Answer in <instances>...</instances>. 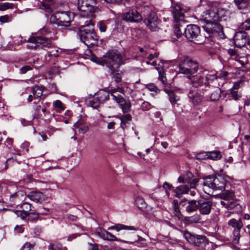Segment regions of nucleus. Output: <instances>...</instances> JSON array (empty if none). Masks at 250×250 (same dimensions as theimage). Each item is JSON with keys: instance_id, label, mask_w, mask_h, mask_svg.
Segmentation results:
<instances>
[{"instance_id": "nucleus-47", "label": "nucleus", "mask_w": 250, "mask_h": 250, "mask_svg": "<svg viewBox=\"0 0 250 250\" xmlns=\"http://www.w3.org/2000/svg\"><path fill=\"white\" fill-rule=\"evenodd\" d=\"M245 82L243 80H240L234 83L233 88L238 90L239 88L243 87L244 86Z\"/></svg>"}, {"instance_id": "nucleus-12", "label": "nucleus", "mask_w": 250, "mask_h": 250, "mask_svg": "<svg viewBox=\"0 0 250 250\" xmlns=\"http://www.w3.org/2000/svg\"><path fill=\"white\" fill-rule=\"evenodd\" d=\"M206 32L211 35H217L221 38H225L223 26L218 22L208 23L202 25Z\"/></svg>"}, {"instance_id": "nucleus-4", "label": "nucleus", "mask_w": 250, "mask_h": 250, "mask_svg": "<svg viewBox=\"0 0 250 250\" xmlns=\"http://www.w3.org/2000/svg\"><path fill=\"white\" fill-rule=\"evenodd\" d=\"M204 185L214 190H222L225 188L227 181L225 177L221 175L208 176L204 179Z\"/></svg>"}, {"instance_id": "nucleus-63", "label": "nucleus", "mask_w": 250, "mask_h": 250, "mask_svg": "<svg viewBox=\"0 0 250 250\" xmlns=\"http://www.w3.org/2000/svg\"><path fill=\"white\" fill-rule=\"evenodd\" d=\"M163 187L166 189H170L172 186L167 182L164 183Z\"/></svg>"}, {"instance_id": "nucleus-38", "label": "nucleus", "mask_w": 250, "mask_h": 250, "mask_svg": "<svg viewBox=\"0 0 250 250\" xmlns=\"http://www.w3.org/2000/svg\"><path fill=\"white\" fill-rule=\"evenodd\" d=\"M228 53L229 55L232 57V59L236 61L240 62V59L242 57L240 56V55L237 53L236 51L232 49H229L228 50Z\"/></svg>"}, {"instance_id": "nucleus-15", "label": "nucleus", "mask_w": 250, "mask_h": 250, "mask_svg": "<svg viewBox=\"0 0 250 250\" xmlns=\"http://www.w3.org/2000/svg\"><path fill=\"white\" fill-rule=\"evenodd\" d=\"M28 42L37 44L39 48H43L44 47L50 48L52 46V42L50 39H47L43 36H37L30 38L28 41Z\"/></svg>"}, {"instance_id": "nucleus-48", "label": "nucleus", "mask_w": 250, "mask_h": 250, "mask_svg": "<svg viewBox=\"0 0 250 250\" xmlns=\"http://www.w3.org/2000/svg\"><path fill=\"white\" fill-rule=\"evenodd\" d=\"M60 72V67L59 66H54L52 67L48 71L49 75L54 76L59 74Z\"/></svg>"}, {"instance_id": "nucleus-11", "label": "nucleus", "mask_w": 250, "mask_h": 250, "mask_svg": "<svg viewBox=\"0 0 250 250\" xmlns=\"http://www.w3.org/2000/svg\"><path fill=\"white\" fill-rule=\"evenodd\" d=\"M228 74L227 71H222L218 76L215 75L207 74L206 75L207 83H205L207 86H222L227 78Z\"/></svg>"}, {"instance_id": "nucleus-41", "label": "nucleus", "mask_w": 250, "mask_h": 250, "mask_svg": "<svg viewBox=\"0 0 250 250\" xmlns=\"http://www.w3.org/2000/svg\"><path fill=\"white\" fill-rule=\"evenodd\" d=\"M159 22L158 21L156 22H148L146 24L152 31H157L159 29L158 27Z\"/></svg>"}, {"instance_id": "nucleus-21", "label": "nucleus", "mask_w": 250, "mask_h": 250, "mask_svg": "<svg viewBox=\"0 0 250 250\" xmlns=\"http://www.w3.org/2000/svg\"><path fill=\"white\" fill-rule=\"evenodd\" d=\"M188 78L190 80L191 83L193 86L195 87H197L203 84H204L206 86H207V85H206L205 83H207L206 79L205 80H204V78L199 74H198L196 75H194V74L192 75H189ZM210 86H208V87Z\"/></svg>"}, {"instance_id": "nucleus-24", "label": "nucleus", "mask_w": 250, "mask_h": 250, "mask_svg": "<svg viewBox=\"0 0 250 250\" xmlns=\"http://www.w3.org/2000/svg\"><path fill=\"white\" fill-rule=\"evenodd\" d=\"M135 205L137 207L146 214L149 213V210L144 199L141 196H137L135 199Z\"/></svg>"}, {"instance_id": "nucleus-46", "label": "nucleus", "mask_w": 250, "mask_h": 250, "mask_svg": "<svg viewBox=\"0 0 250 250\" xmlns=\"http://www.w3.org/2000/svg\"><path fill=\"white\" fill-rule=\"evenodd\" d=\"M242 30H247L250 29V19L246 20L240 26Z\"/></svg>"}, {"instance_id": "nucleus-36", "label": "nucleus", "mask_w": 250, "mask_h": 250, "mask_svg": "<svg viewBox=\"0 0 250 250\" xmlns=\"http://www.w3.org/2000/svg\"><path fill=\"white\" fill-rule=\"evenodd\" d=\"M158 21V18L156 14L154 12H150L148 16L147 19L144 21L145 24L148 22H156Z\"/></svg>"}, {"instance_id": "nucleus-20", "label": "nucleus", "mask_w": 250, "mask_h": 250, "mask_svg": "<svg viewBox=\"0 0 250 250\" xmlns=\"http://www.w3.org/2000/svg\"><path fill=\"white\" fill-rule=\"evenodd\" d=\"M95 234L104 240L110 241H118V239L114 235L103 228H97L95 231Z\"/></svg>"}, {"instance_id": "nucleus-6", "label": "nucleus", "mask_w": 250, "mask_h": 250, "mask_svg": "<svg viewBox=\"0 0 250 250\" xmlns=\"http://www.w3.org/2000/svg\"><path fill=\"white\" fill-rule=\"evenodd\" d=\"M117 92L124 94V88L121 87H118L116 88L109 89L108 93H106L108 96L110 94L113 97V99L116 101L117 103L119 104L124 113L128 112L131 106L130 102L125 100L124 98L121 95L118 94Z\"/></svg>"}, {"instance_id": "nucleus-2", "label": "nucleus", "mask_w": 250, "mask_h": 250, "mask_svg": "<svg viewBox=\"0 0 250 250\" xmlns=\"http://www.w3.org/2000/svg\"><path fill=\"white\" fill-rule=\"evenodd\" d=\"M79 36L80 40L87 46L94 45L98 42V37L93 29H89L87 25L80 29Z\"/></svg>"}, {"instance_id": "nucleus-55", "label": "nucleus", "mask_w": 250, "mask_h": 250, "mask_svg": "<svg viewBox=\"0 0 250 250\" xmlns=\"http://www.w3.org/2000/svg\"><path fill=\"white\" fill-rule=\"evenodd\" d=\"M10 21V17L8 15H4L0 17V22L1 23L7 22Z\"/></svg>"}, {"instance_id": "nucleus-32", "label": "nucleus", "mask_w": 250, "mask_h": 250, "mask_svg": "<svg viewBox=\"0 0 250 250\" xmlns=\"http://www.w3.org/2000/svg\"><path fill=\"white\" fill-rule=\"evenodd\" d=\"M111 74L112 75L113 79L117 83H119L122 81V73L118 69L111 70Z\"/></svg>"}, {"instance_id": "nucleus-27", "label": "nucleus", "mask_w": 250, "mask_h": 250, "mask_svg": "<svg viewBox=\"0 0 250 250\" xmlns=\"http://www.w3.org/2000/svg\"><path fill=\"white\" fill-rule=\"evenodd\" d=\"M198 201L192 200L188 201V205L186 209L188 212H192L198 209Z\"/></svg>"}, {"instance_id": "nucleus-23", "label": "nucleus", "mask_w": 250, "mask_h": 250, "mask_svg": "<svg viewBox=\"0 0 250 250\" xmlns=\"http://www.w3.org/2000/svg\"><path fill=\"white\" fill-rule=\"evenodd\" d=\"M28 197L36 202H41L45 201L47 197L41 192L32 191L28 194Z\"/></svg>"}, {"instance_id": "nucleus-13", "label": "nucleus", "mask_w": 250, "mask_h": 250, "mask_svg": "<svg viewBox=\"0 0 250 250\" xmlns=\"http://www.w3.org/2000/svg\"><path fill=\"white\" fill-rule=\"evenodd\" d=\"M228 225L234 228L232 242L234 244H237L239 243L240 237V230L243 226L242 220L241 218H239L238 220H236L235 219H230L228 222Z\"/></svg>"}, {"instance_id": "nucleus-35", "label": "nucleus", "mask_w": 250, "mask_h": 250, "mask_svg": "<svg viewBox=\"0 0 250 250\" xmlns=\"http://www.w3.org/2000/svg\"><path fill=\"white\" fill-rule=\"evenodd\" d=\"M120 119L121 120V126L122 128L125 129L126 126V124L127 122L131 121V116L130 114H127L122 116Z\"/></svg>"}, {"instance_id": "nucleus-16", "label": "nucleus", "mask_w": 250, "mask_h": 250, "mask_svg": "<svg viewBox=\"0 0 250 250\" xmlns=\"http://www.w3.org/2000/svg\"><path fill=\"white\" fill-rule=\"evenodd\" d=\"M212 207V202L208 199L202 198L198 200V209L203 215L209 214Z\"/></svg>"}, {"instance_id": "nucleus-42", "label": "nucleus", "mask_w": 250, "mask_h": 250, "mask_svg": "<svg viewBox=\"0 0 250 250\" xmlns=\"http://www.w3.org/2000/svg\"><path fill=\"white\" fill-rule=\"evenodd\" d=\"M230 95L235 100H238L241 97V94L238 92V90L233 87L231 89Z\"/></svg>"}, {"instance_id": "nucleus-8", "label": "nucleus", "mask_w": 250, "mask_h": 250, "mask_svg": "<svg viewBox=\"0 0 250 250\" xmlns=\"http://www.w3.org/2000/svg\"><path fill=\"white\" fill-rule=\"evenodd\" d=\"M184 35L188 40L195 43L201 44L203 42L200 29L196 25H187L185 29Z\"/></svg>"}, {"instance_id": "nucleus-44", "label": "nucleus", "mask_w": 250, "mask_h": 250, "mask_svg": "<svg viewBox=\"0 0 250 250\" xmlns=\"http://www.w3.org/2000/svg\"><path fill=\"white\" fill-rule=\"evenodd\" d=\"M28 220L31 221H34L38 219L39 214L36 212H31L27 214Z\"/></svg>"}, {"instance_id": "nucleus-62", "label": "nucleus", "mask_w": 250, "mask_h": 250, "mask_svg": "<svg viewBox=\"0 0 250 250\" xmlns=\"http://www.w3.org/2000/svg\"><path fill=\"white\" fill-rule=\"evenodd\" d=\"M27 47L29 49H37L39 48V47L37 44H33V43H32V44H31V45H27Z\"/></svg>"}, {"instance_id": "nucleus-51", "label": "nucleus", "mask_w": 250, "mask_h": 250, "mask_svg": "<svg viewBox=\"0 0 250 250\" xmlns=\"http://www.w3.org/2000/svg\"><path fill=\"white\" fill-rule=\"evenodd\" d=\"M14 212L17 215V217H20L21 218L24 219L27 217V214L24 211L21 210H15Z\"/></svg>"}, {"instance_id": "nucleus-28", "label": "nucleus", "mask_w": 250, "mask_h": 250, "mask_svg": "<svg viewBox=\"0 0 250 250\" xmlns=\"http://www.w3.org/2000/svg\"><path fill=\"white\" fill-rule=\"evenodd\" d=\"M189 189L188 185H183L177 187L174 190V192L176 194V196L179 197L180 195L188 193Z\"/></svg>"}, {"instance_id": "nucleus-45", "label": "nucleus", "mask_w": 250, "mask_h": 250, "mask_svg": "<svg viewBox=\"0 0 250 250\" xmlns=\"http://www.w3.org/2000/svg\"><path fill=\"white\" fill-rule=\"evenodd\" d=\"M21 210L25 212L26 214H28V211L31 210V204L25 202L21 206Z\"/></svg>"}, {"instance_id": "nucleus-17", "label": "nucleus", "mask_w": 250, "mask_h": 250, "mask_svg": "<svg viewBox=\"0 0 250 250\" xmlns=\"http://www.w3.org/2000/svg\"><path fill=\"white\" fill-rule=\"evenodd\" d=\"M233 41L238 47L244 46L247 43L249 44L250 42L247 33L244 31L237 32L233 38Z\"/></svg>"}, {"instance_id": "nucleus-50", "label": "nucleus", "mask_w": 250, "mask_h": 250, "mask_svg": "<svg viewBox=\"0 0 250 250\" xmlns=\"http://www.w3.org/2000/svg\"><path fill=\"white\" fill-rule=\"evenodd\" d=\"M174 33L177 38L180 37L182 35V32L180 29V24L175 25Z\"/></svg>"}, {"instance_id": "nucleus-37", "label": "nucleus", "mask_w": 250, "mask_h": 250, "mask_svg": "<svg viewBox=\"0 0 250 250\" xmlns=\"http://www.w3.org/2000/svg\"><path fill=\"white\" fill-rule=\"evenodd\" d=\"M124 229H134L132 227H127L121 224H118L115 226H111L108 228V230L116 229L117 231H120Z\"/></svg>"}, {"instance_id": "nucleus-39", "label": "nucleus", "mask_w": 250, "mask_h": 250, "mask_svg": "<svg viewBox=\"0 0 250 250\" xmlns=\"http://www.w3.org/2000/svg\"><path fill=\"white\" fill-rule=\"evenodd\" d=\"M207 156L208 158L212 160L219 159L221 157V153L219 151L210 152Z\"/></svg>"}, {"instance_id": "nucleus-7", "label": "nucleus", "mask_w": 250, "mask_h": 250, "mask_svg": "<svg viewBox=\"0 0 250 250\" xmlns=\"http://www.w3.org/2000/svg\"><path fill=\"white\" fill-rule=\"evenodd\" d=\"M183 234L188 242L201 249H205L208 243V240L204 235H194L187 231H184Z\"/></svg>"}, {"instance_id": "nucleus-30", "label": "nucleus", "mask_w": 250, "mask_h": 250, "mask_svg": "<svg viewBox=\"0 0 250 250\" xmlns=\"http://www.w3.org/2000/svg\"><path fill=\"white\" fill-rule=\"evenodd\" d=\"M156 69L158 71L159 73L158 79L162 82V83L166 85L167 84V79L166 78V74L162 66H156Z\"/></svg>"}, {"instance_id": "nucleus-58", "label": "nucleus", "mask_w": 250, "mask_h": 250, "mask_svg": "<svg viewBox=\"0 0 250 250\" xmlns=\"http://www.w3.org/2000/svg\"><path fill=\"white\" fill-rule=\"evenodd\" d=\"M168 93L169 100L171 103H174L176 100L175 99V96L174 93L172 91H170Z\"/></svg>"}, {"instance_id": "nucleus-56", "label": "nucleus", "mask_w": 250, "mask_h": 250, "mask_svg": "<svg viewBox=\"0 0 250 250\" xmlns=\"http://www.w3.org/2000/svg\"><path fill=\"white\" fill-rule=\"evenodd\" d=\"M42 7L43 9H45L48 12H51V8L50 5L47 3L43 2L42 4Z\"/></svg>"}, {"instance_id": "nucleus-1", "label": "nucleus", "mask_w": 250, "mask_h": 250, "mask_svg": "<svg viewBox=\"0 0 250 250\" xmlns=\"http://www.w3.org/2000/svg\"><path fill=\"white\" fill-rule=\"evenodd\" d=\"M73 20L71 13L67 12H58L52 15L49 19L50 22L58 26L69 27Z\"/></svg>"}, {"instance_id": "nucleus-9", "label": "nucleus", "mask_w": 250, "mask_h": 250, "mask_svg": "<svg viewBox=\"0 0 250 250\" xmlns=\"http://www.w3.org/2000/svg\"><path fill=\"white\" fill-rule=\"evenodd\" d=\"M96 4V0H78L77 7L82 16H89L93 13Z\"/></svg>"}, {"instance_id": "nucleus-18", "label": "nucleus", "mask_w": 250, "mask_h": 250, "mask_svg": "<svg viewBox=\"0 0 250 250\" xmlns=\"http://www.w3.org/2000/svg\"><path fill=\"white\" fill-rule=\"evenodd\" d=\"M122 17L124 21L133 22H138L142 20V16L134 9L124 13Z\"/></svg>"}, {"instance_id": "nucleus-22", "label": "nucleus", "mask_w": 250, "mask_h": 250, "mask_svg": "<svg viewBox=\"0 0 250 250\" xmlns=\"http://www.w3.org/2000/svg\"><path fill=\"white\" fill-rule=\"evenodd\" d=\"M172 13L173 18L176 22L183 21L184 15L182 12V9L178 5H173L172 6Z\"/></svg>"}, {"instance_id": "nucleus-59", "label": "nucleus", "mask_w": 250, "mask_h": 250, "mask_svg": "<svg viewBox=\"0 0 250 250\" xmlns=\"http://www.w3.org/2000/svg\"><path fill=\"white\" fill-rule=\"evenodd\" d=\"M31 69L32 68L30 66L26 65L21 68V74H25L27 71Z\"/></svg>"}, {"instance_id": "nucleus-29", "label": "nucleus", "mask_w": 250, "mask_h": 250, "mask_svg": "<svg viewBox=\"0 0 250 250\" xmlns=\"http://www.w3.org/2000/svg\"><path fill=\"white\" fill-rule=\"evenodd\" d=\"M74 126L79 129V132L81 134H85L89 130V126L81 121L76 122L74 124Z\"/></svg>"}, {"instance_id": "nucleus-54", "label": "nucleus", "mask_w": 250, "mask_h": 250, "mask_svg": "<svg viewBox=\"0 0 250 250\" xmlns=\"http://www.w3.org/2000/svg\"><path fill=\"white\" fill-rule=\"evenodd\" d=\"M202 96L201 95L193 96V103L194 104H198L202 101Z\"/></svg>"}, {"instance_id": "nucleus-31", "label": "nucleus", "mask_w": 250, "mask_h": 250, "mask_svg": "<svg viewBox=\"0 0 250 250\" xmlns=\"http://www.w3.org/2000/svg\"><path fill=\"white\" fill-rule=\"evenodd\" d=\"M215 88V90L211 92L210 95V100L212 101L218 100L220 98V94L221 92L220 87L221 86H212Z\"/></svg>"}, {"instance_id": "nucleus-43", "label": "nucleus", "mask_w": 250, "mask_h": 250, "mask_svg": "<svg viewBox=\"0 0 250 250\" xmlns=\"http://www.w3.org/2000/svg\"><path fill=\"white\" fill-rule=\"evenodd\" d=\"M14 4L9 2H5L0 4V10L4 11L13 7Z\"/></svg>"}, {"instance_id": "nucleus-26", "label": "nucleus", "mask_w": 250, "mask_h": 250, "mask_svg": "<svg viewBox=\"0 0 250 250\" xmlns=\"http://www.w3.org/2000/svg\"><path fill=\"white\" fill-rule=\"evenodd\" d=\"M201 219V215L199 214H195L191 216H187L183 219V221L186 225H189L193 223H197Z\"/></svg>"}, {"instance_id": "nucleus-25", "label": "nucleus", "mask_w": 250, "mask_h": 250, "mask_svg": "<svg viewBox=\"0 0 250 250\" xmlns=\"http://www.w3.org/2000/svg\"><path fill=\"white\" fill-rule=\"evenodd\" d=\"M216 197L225 201H232L234 202L235 195L232 190H226L224 192L216 195Z\"/></svg>"}, {"instance_id": "nucleus-40", "label": "nucleus", "mask_w": 250, "mask_h": 250, "mask_svg": "<svg viewBox=\"0 0 250 250\" xmlns=\"http://www.w3.org/2000/svg\"><path fill=\"white\" fill-rule=\"evenodd\" d=\"M221 204L227 208L232 209L235 205V203L232 201H222L220 202Z\"/></svg>"}, {"instance_id": "nucleus-14", "label": "nucleus", "mask_w": 250, "mask_h": 250, "mask_svg": "<svg viewBox=\"0 0 250 250\" xmlns=\"http://www.w3.org/2000/svg\"><path fill=\"white\" fill-rule=\"evenodd\" d=\"M178 181L180 183H187L189 185L191 188H195L198 183V179L193 178L192 173L187 171L178 178Z\"/></svg>"}, {"instance_id": "nucleus-33", "label": "nucleus", "mask_w": 250, "mask_h": 250, "mask_svg": "<svg viewBox=\"0 0 250 250\" xmlns=\"http://www.w3.org/2000/svg\"><path fill=\"white\" fill-rule=\"evenodd\" d=\"M43 88L42 86L36 85L33 88V94L35 98H40L42 95Z\"/></svg>"}, {"instance_id": "nucleus-10", "label": "nucleus", "mask_w": 250, "mask_h": 250, "mask_svg": "<svg viewBox=\"0 0 250 250\" xmlns=\"http://www.w3.org/2000/svg\"><path fill=\"white\" fill-rule=\"evenodd\" d=\"M179 65L180 72L187 75L188 77L194 74L198 69V64L188 58H185Z\"/></svg>"}, {"instance_id": "nucleus-3", "label": "nucleus", "mask_w": 250, "mask_h": 250, "mask_svg": "<svg viewBox=\"0 0 250 250\" xmlns=\"http://www.w3.org/2000/svg\"><path fill=\"white\" fill-rule=\"evenodd\" d=\"M226 13V11L223 9H218L216 11L211 10H207L204 12L202 15L201 22H203V25L218 22L225 17Z\"/></svg>"}, {"instance_id": "nucleus-5", "label": "nucleus", "mask_w": 250, "mask_h": 250, "mask_svg": "<svg viewBox=\"0 0 250 250\" xmlns=\"http://www.w3.org/2000/svg\"><path fill=\"white\" fill-rule=\"evenodd\" d=\"M106 66L110 70L118 69L122 63H123L122 55L116 52H109L103 59Z\"/></svg>"}, {"instance_id": "nucleus-57", "label": "nucleus", "mask_w": 250, "mask_h": 250, "mask_svg": "<svg viewBox=\"0 0 250 250\" xmlns=\"http://www.w3.org/2000/svg\"><path fill=\"white\" fill-rule=\"evenodd\" d=\"M34 246L29 243H26L21 248V250H30Z\"/></svg>"}, {"instance_id": "nucleus-52", "label": "nucleus", "mask_w": 250, "mask_h": 250, "mask_svg": "<svg viewBox=\"0 0 250 250\" xmlns=\"http://www.w3.org/2000/svg\"><path fill=\"white\" fill-rule=\"evenodd\" d=\"M49 249L52 250H62L61 245L58 243H53L50 244Z\"/></svg>"}, {"instance_id": "nucleus-19", "label": "nucleus", "mask_w": 250, "mask_h": 250, "mask_svg": "<svg viewBox=\"0 0 250 250\" xmlns=\"http://www.w3.org/2000/svg\"><path fill=\"white\" fill-rule=\"evenodd\" d=\"M101 95L100 97H96L93 98L92 99L90 100L88 102V105L93 107V108H97L99 107L101 102L108 100V95L106 92L104 91L99 93Z\"/></svg>"}, {"instance_id": "nucleus-64", "label": "nucleus", "mask_w": 250, "mask_h": 250, "mask_svg": "<svg viewBox=\"0 0 250 250\" xmlns=\"http://www.w3.org/2000/svg\"><path fill=\"white\" fill-rule=\"evenodd\" d=\"M158 57V54L157 53H155L154 54H150L148 55L147 58L151 60L153 59L154 58H157Z\"/></svg>"}, {"instance_id": "nucleus-34", "label": "nucleus", "mask_w": 250, "mask_h": 250, "mask_svg": "<svg viewBox=\"0 0 250 250\" xmlns=\"http://www.w3.org/2000/svg\"><path fill=\"white\" fill-rule=\"evenodd\" d=\"M173 209H174V213L175 215L178 218V219H181L183 215L181 213L178 207V202L177 200H174L173 202Z\"/></svg>"}, {"instance_id": "nucleus-53", "label": "nucleus", "mask_w": 250, "mask_h": 250, "mask_svg": "<svg viewBox=\"0 0 250 250\" xmlns=\"http://www.w3.org/2000/svg\"><path fill=\"white\" fill-rule=\"evenodd\" d=\"M53 106L60 110H63L64 108L62 102L60 100H57L53 103Z\"/></svg>"}, {"instance_id": "nucleus-49", "label": "nucleus", "mask_w": 250, "mask_h": 250, "mask_svg": "<svg viewBox=\"0 0 250 250\" xmlns=\"http://www.w3.org/2000/svg\"><path fill=\"white\" fill-rule=\"evenodd\" d=\"M20 196H24V194L21 191H18L17 192L13 194H12L10 196V200L11 202H15V201H16L15 199L19 198Z\"/></svg>"}, {"instance_id": "nucleus-60", "label": "nucleus", "mask_w": 250, "mask_h": 250, "mask_svg": "<svg viewBox=\"0 0 250 250\" xmlns=\"http://www.w3.org/2000/svg\"><path fill=\"white\" fill-rule=\"evenodd\" d=\"M142 107L144 110H147L150 108V104L148 103L145 102L143 103Z\"/></svg>"}, {"instance_id": "nucleus-61", "label": "nucleus", "mask_w": 250, "mask_h": 250, "mask_svg": "<svg viewBox=\"0 0 250 250\" xmlns=\"http://www.w3.org/2000/svg\"><path fill=\"white\" fill-rule=\"evenodd\" d=\"M100 30L102 32H105L106 29V26L105 24L103 22H100L99 24Z\"/></svg>"}]
</instances>
